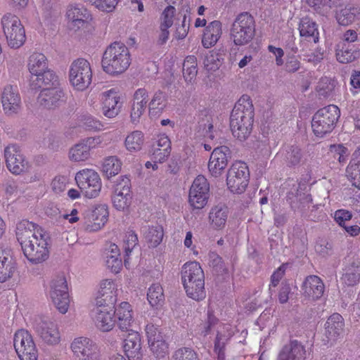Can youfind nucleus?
Segmentation results:
<instances>
[{
  "instance_id": "nucleus-33",
  "label": "nucleus",
  "mask_w": 360,
  "mask_h": 360,
  "mask_svg": "<svg viewBox=\"0 0 360 360\" xmlns=\"http://www.w3.org/2000/svg\"><path fill=\"white\" fill-rule=\"evenodd\" d=\"M229 214L227 207L217 205L213 207L209 214L211 226L215 229H222L226 222Z\"/></svg>"
},
{
  "instance_id": "nucleus-43",
  "label": "nucleus",
  "mask_w": 360,
  "mask_h": 360,
  "mask_svg": "<svg viewBox=\"0 0 360 360\" xmlns=\"http://www.w3.org/2000/svg\"><path fill=\"white\" fill-rule=\"evenodd\" d=\"M144 142L143 134L140 131H134L125 139V146L130 152L139 151Z\"/></svg>"
},
{
  "instance_id": "nucleus-48",
  "label": "nucleus",
  "mask_w": 360,
  "mask_h": 360,
  "mask_svg": "<svg viewBox=\"0 0 360 360\" xmlns=\"http://www.w3.org/2000/svg\"><path fill=\"white\" fill-rule=\"evenodd\" d=\"M90 151L82 142L75 145L69 152V156L71 160L75 162L84 161L90 156Z\"/></svg>"
},
{
  "instance_id": "nucleus-52",
  "label": "nucleus",
  "mask_w": 360,
  "mask_h": 360,
  "mask_svg": "<svg viewBox=\"0 0 360 360\" xmlns=\"http://www.w3.org/2000/svg\"><path fill=\"white\" fill-rule=\"evenodd\" d=\"M153 354L158 359L165 357L168 352V347L162 337L156 339L154 342H148Z\"/></svg>"
},
{
  "instance_id": "nucleus-32",
  "label": "nucleus",
  "mask_w": 360,
  "mask_h": 360,
  "mask_svg": "<svg viewBox=\"0 0 360 360\" xmlns=\"http://www.w3.org/2000/svg\"><path fill=\"white\" fill-rule=\"evenodd\" d=\"M152 151L153 160L158 162H164L171 153L169 139L165 135L160 136L155 143L153 145Z\"/></svg>"
},
{
  "instance_id": "nucleus-18",
  "label": "nucleus",
  "mask_w": 360,
  "mask_h": 360,
  "mask_svg": "<svg viewBox=\"0 0 360 360\" xmlns=\"http://www.w3.org/2000/svg\"><path fill=\"white\" fill-rule=\"evenodd\" d=\"M3 30L11 49H19L25 44L26 34L22 24H4Z\"/></svg>"
},
{
  "instance_id": "nucleus-20",
  "label": "nucleus",
  "mask_w": 360,
  "mask_h": 360,
  "mask_svg": "<svg viewBox=\"0 0 360 360\" xmlns=\"http://www.w3.org/2000/svg\"><path fill=\"white\" fill-rule=\"evenodd\" d=\"M324 289L323 282L315 275L306 277L302 285L304 296L312 300L321 298L323 295Z\"/></svg>"
},
{
  "instance_id": "nucleus-64",
  "label": "nucleus",
  "mask_w": 360,
  "mask_h": 360,
  "mask_svg": "<svg viewBox=\"0 0 360 360\" xmlns=\"http://www.w3.org/2000/svg\"><path fill=\"white\" fill-rule=\"evenodd\" d=\"M352 217V214L347 210H339L335 212L334 218L336 222L341 226L347 224L346 222L349 221Z\"/></svg>"
},
{
  "instance_id": "nucleus-35",
  "label": "nucleus",
  "mask_w": 360,
  "mask_h": 360,
  "mask_svg": "<svg viewBox=\"0 0 360 360\" xmlns=\"http://www.w3.org/2000/svg\"><path fill=\"white\" fill-rule=\"evenodd\" d=\"M226 53V50L224 47L210 51L204 60L206 68L212 71L219 69L224 60Z\"/></svg>"
},
{
  "instance_id": "nucleus-1",
  "label": "nucleus",
  "mask_w": 360,
  "mask_h": 360,
  "mask_svg": "<svg viewBox=\"0 0 360 360\" xmlns=\"http://www.w3.org/2000/svg\"><path fill=\"white\" fill-rule=\"evenodd\" d=\"M16 237L23 253L32 264H39L49 258L47 238L37 224L22 220L17 224Z\"/></svg>"
},
{
  "instance_id": "nucleus-61",
  "label": "nucleus",
  "mask_w": 360,
  "mask_h": 360,
  "mask_svg": "<svg viewBox=\"0 0 360 360\" xmlns=\"http://www.w3.org/2000/svg\"><path fill=\"white\" fill-rule=\"evenodd\" d=\"M148 102V92L144 88L138 89L134 94L133 103L146 108Z\"/></svg>"
},
{
  "instance_id": "nucleus-31",
  "label": "nucleus",
  "mask_w": 360,
  "mask_h": 360,
  "mask_svg": "<svg viewBox=\"0 0 360 360\" xmlns=\"http://www.w3.org/2000/svg\"><path fill=\"white\" fill-rule=\"evenodd\" d=\"M112 313L116 315L120 329L129 330L133 321L131 305L127 302H123L115 309H113Z\"/></svg>"
},
{
  "instance_id": "nucleus-63",
  "label": "nucleus",
  "mask_w": 360,
  "mask_h": 360,
  "mask_svg": "<svg viewBox=\"0 0 360 360\" xmlns=\"http://www.w3.org/2000/svg\"><path fill=\"white\" fill-rule=\"evenodd\" d=\"M315 250L320 255L326 257L332 254L333 245L330 242L322 240L316 243Z\"/></svg>"
},
{
  "instance_id": "nucleus-15",
  "label": "nucleus",
  "mask_w": 360,
  "mask_h": 360,
  "mask_svg": "<svg viewBox=\"0 0 360 360\" xmlns=\"http://www.w3.org/2000/svg\"><path fill=\"white\" fill-rule=\"evenodd\" d=\"M231 158V150L225 146L215 148L210 158L208 169L214 177L220 176L228 165Z\"/></svg>"
},
{
  "instance_id": "nucleus-9",
  "label": "nucleus",
  "mask_w": 360,
  "mask_h": 360,
  "mask_svg": "<svg viewBox=\"0 0 360 360\" xmlns=\"http://www.w3.org/2000/svg\"><path fill=\"white\" fill-rule=\"evenodd\" d=\"M76 182L86 198L98 196L101 189V181L97 172L93 169H83L76 174Z\"/></svg>"
},
{
  "instance_id": "nucleus-27",
  "label": "nucleus",
  "mask_w": 360,
  "mask_h": 360,
  "mask_svg": "<svg viewBox=\"0 0 360 360\" xmlns=\"http://www.w3.org/2000/svg\"><path fill=\"white\" fill-rule=\"evenodd\" d=\"M335 56L339 63L347 64L359 58L360 52L354 45L340 41L336 45Z\"/></svg>"
},
{
  "instance_id": "nucleus-10",
  "label": "nucleus",
  "mask_w": 360,
  "mask_h": 360,
  "mask_svg": "<svg viewBox=\"0 0 360 360\" xmlns=\"http://www.w3.org/2000/svg\"><path fill=\"white\" fill-rule=\"evenodd\" d=\"M286 198L291 208L302 214H306L311 207V211H314L321 205L319 203L314 204L311 194L304 192L300 184L294 185L291 191L288 193Z\"/></svg>"
},
{
  "instance_id": "nucleus-11",
  "label": "nucleus",
  "mask_w": 360,
  "mask_h": 360,
  "mask_svg": "<svg viewBox=\"0 0 360 360\" xmlns=\"http://www.w3.org/2000/svg\"><path fill=\"white\" fill-rule=\"evenodd\" d=\"M70 349L79 360H101L98 345L89 338H75L70 344Z\"/></svg>"
},
{
  "instance_id": "nucleus-29",
  "label": "nucleus",
  "mask_w": 360,
  "mask_h": 360,
  "mask_svg": "<svg viewBox=\"0 0 360 360\" xmlns=\"http://www.w3.org/2000/svg\"><path fill=\"white\" fill-rule=\"evenodd\" d=\"M108 210L105 205L96 207L91 213L89 221L86 222L85 229L89 231L99 230L108 221Z\"/></svg>"
},
{
  "instance_id": "nucleus-54",
  "label": "nucleus",
  "mask_w": 360,
  "mask_h": 360,
  "mask_svg": "<svg viewBox=\"0 0 360 360\" xmlns=\"http://www.w3.org/2000/svg\"><path fill=\"white\" fill-rule=\"evenodd\" d=\"M172 360H198L197 354L189 347L177 349L172 356Z\"/></svg>"
},
{
  "instance_id": "nucleus-26",
  "label": "nucleus",
  "mask_w": 360,
  "mask_h": 360,
  "mask_svg": "<svg viewBox=\"0 0 360 360\" xmlns=\"http://www.w3.org/2000/svg\"><path fill=\"white\" fill-rule=\"evenodd\" d=\"M306 350L297 340H292L281 350L278 360H305Z\"/></svg>"
},
{
  "instance_id": "nucleus-39",
  "label": "nucleus",
  "mask_w": 360,
  "mask_h": 360,
  "mask_svg": "<svg viewBox=\"0 0 360 360\" xmlns=\"http://www.w3.org/2000/svg\"><path fill=\"white\" fill-rule=\"evenodd\" d=\"M342 0H307L309 5L323 16H327L333 7L341 5Z\"/></svg>"
},
{
  "instance_id": "nucleus-38",
  "label": "nucleus",
  "mask_w": 360,
  "mask_h": 360,
  "mask_svg": "<svg viewBox=\"0 0 360 360\" xmlns=\"http://www.w3.org/2000/svg\"><path fill=\"white\" fill-rule=\"evenodd\" d=\"M344 271L341 280L346 285L354 286L359 282L360 265L359 263L352 262L345 267Z\"/></svg>"
},
{
  "instance_id": "nucleus-51",
  "label": "nucleus",
  "mask_w": 360,
  "mask_h": 360,
  "mask_svg": "<svg viewBox=\"0 0 360 360\" xmlns=\"http://www.w3.org/2000/svg\"><path fill=\"white\" fill-rule=\"evenodd\" d=\"M299 30L301 37L307 40H313L314 43L319 41V34L316 24H300Z\"/></svg>"
},
{
  "instance_id": "nucleus-37",
  "label": "nucleus",
  "mask_w": 360,
  "mask_h": 360,
  "mask_svg": "<svg viewBox=\"0 0 360 360\" xmlns=\"http://www.w3.org/2000/svg\"><path fill=\"white\" fill-rule=\"evenodd\" d=\"M167 105V98L165 94L158 90L156 91L151 101L148 103L149 115L156 117L162 112Z\"/></svg>"
},
{
  "instance_id": "nucleus-40",
  "label": "nucleus",
  "mask_w": 360,
  "mask_h": 360,
  "mask_svg": "<svg viewBox=\"0 0 360 360\" xmlns=\"http://www.w3.org/2000/svg\"><path fill=\"white\" fill-rule=\"evenodd\" d=\"M303 159V153L300 148L297 146H290L285 150L283 161L286 166L295 167L298 166Z\"/></svg>"
},
{
  "instance_id": "nucleus-53",
  "label": "nucleus",
  "mask_w": 360,
  "mask_h": 360,
  "mask_svg": "<svg viewBox=\"0 0 360 360\" xmlns=\"http://www.w3.org/2000/svg\"><path fill=\"white\" fill-rule=\"evenodd\" d=\"M335 87V81L328 77H323L319 82L316 91L320 96L328 97L334 91Z\"/></svg>"
},
{
  "instance_id": "nucleus-25",
  "label": "nucleus",
  "mask_w": 360,
  "mask_h": 360,
  "mask_svg": "<svg viewBox=\"0 0 360 360\" xmlns=\"http://www.w3.org/2000/svg\"><path fill=\"white\" fill-rule=\"evenodd\" d=\"M344 319L338 313L328 317L325 323L326 335L328 341H335L344 333Z\"/></svg>"
},
{
  "instance_id": "nucleus-56",
  "label": "nucleus",
  "mask_w": 360,
  "mask_h": 360,
  "mask_svg": "<svg viewBox=\"0 0 360 360\" xmlns=\"http://www.w3.org/2000/svg\"><path fill=\"white\" fill-rule=\"evenodd\" d=\"M20 360H37L38 352L35 344L27 345V347L22 349L20 346V352H17Z\"/></svg>"
},
{
  "instance_id": "nucleus-21",
  "label": "nucleus",
  "mask_w": 360,
  "mask_h": 360,
  "mask_svg": "<svg viewBox=\"0 0 360 360\" xmlns=\"http://www.w3.org/2000/svg\"><path fill=\"white\" fill-rule=\"evenodd\" d=\"M58 76L49 68L46 69L45 71H42L40 74L31 76L30 79V86L32 89L34 90L39 89H44V88L46 87L58 86Z\"/></svg>"
},
{
  "instance_id": "nucleus-3",
  "label": "nucleus",
  "mask_w": 360,
  "mask_h": 360,
  "mask_svg": "<svg viewBox=\"0 0 360 360\" xmlns=\"http://www.w3.org/2000/svg\"><path fill=\"white\" fill-rule=\"evenodd\" d=\"M131 61V54L127 46L123 43L115 41L104 51L101 66L105 73L117 76L128 69Z\"/></svg>"
},
{
  "instance_id": "nucleus-46",
  "label": "nucleus",
  "mask_w": 360,
  "mask_h": 360,
  "mask_svg": "<svg viewBox=\"0 0 360 360\" xmlns=\"http://www.w3.org/2000/svg\"><path fill=\"white\" fill-rule=\"evenodd\" d=\"M338 22H352L360 20V11L355 7H345L336 13Z\"/></svg>"
},
{
  "instance_id": "nucleus-19",
  "label": "nucleus",
  "mask_w": 360,
  "mask_h": 360,
  "mask_svg": "<svg viewBox=\"0 0 360 360\" xmlns=\"http://www.w3.org/2000/svg\"><path fill=\"white\" fill-rule=\"evenodd\" d=\"M63 96V91L58 86L46 87L41 90L37 102L43 108L52 109L58 105Z\"/></svg>"
},
{
  "instance_id": "nucleus-45",
  "label": "nucleus",
  "mask_w": 360,
  "mask_h": 360,
  "mask_svg": "<svg viewBox=\"0 0 360 360\" xmlns=\"http://www.w3.org/2000/svg\"><path fill=\"white\" fill-rule=\"evenodd\" d=\"M122 162L115 156H110L105 159L103 164V172L109 179L117 174L121 170Z\"/></svg>"
},
{
  "instance_id": "nucleus-62",
  "label": "nucleus",
  "mask_w": 360,
  "mask_h": 360,
  "mask_svg": "<svg viewBox=\"0 0 360 360\" xmlns=\"http://www.w3.org/2000/svg\"><path fill=\"white\" fill-rule=\"evenodd\" d=\"M210 265L212 266L217 272H224L226 271V267L222 258L215 252L209 254Z\"/></svg>"
},
{
  "instance_id": "nucleus-2",
  "label": "nucleus",
  "mask_w": 360,
  "mask_h": 360,
  "mask_svg": "<svg viewBox=\"0 0 360 360\" xmlns=\"http://www.w3.org/2000/svg\"><path fill=\"white\" fill-rule=\"evenodd\" d=\"M254 121V107L248 95H243L236 103L230 116V128L234 137L246 140L250 135Z\"/></svg>"
},
{
  "instance_id": "nucleus-44",
  "label": "nucleus",
  "mask_w": 360,
  "mask_h": 360,
  "mask_svg": "<svg viewBox=\"0 0 360 360\" xmlns=\"http://www.w3.org/2000/svg\"><path fill=\"white\" fill-rule=\"evenodd\" d=\"M163 235V229L159 225L150 226L144 232L147 243L153 248L158 246L161 243Z\"/></svg>"
},
{
  "instance_id": "nucleus-36",
  "label": "nucleus",
  "mask_w": 360,
  "mask_h": 360,
  "mask_svg": "<svg viewBox=\"0 0 360 360\" xmlns=\"http://www.w3.org/2000/svg\"><path fill=\"white\" fill-rule=\"evenodd\" d=\"M221 34V24H208L203 32L202 39V44L203 46L208 49L214 46L218 41Z\"/></svg>"
},
{
  "instance_id": "nucleus-4",
  "label": "nucleus",
  "mask_w": 360,
  "mask_h": 360,
  "mask_svg": "<svg viewBox=\"0 0 360 360\" xmlns=\"http://www.w3.org/2000/svg\"><path fill=\"white\" fill-rule=\"evenodd\" d=\"M181 274V281L187 296L196 301L205 299V275L200 264L196 262L186 263Z\"/></svg>"
},
{
  "instance_id": "nucleus-60",
  "label": "nucleus",
  "mask_w": 360,
  "mask_h": 360,
  "mask_svg": "<svg viewBox=\"0 0 360 360\" xmlns=\"http://www.w3.org/2000/svg\"><path fill=\"white\" fill-rule=\"evenodd\" d=\"M141 345V338L137 332L132 331L129 333L124 339V350L133 349V347H139Z\"/></svg>"
},
{
  "instance_id": "nucleus-57",
  "label": "nucleus",
  "mask_w": 360,
  "mask_h": 360,
  "mask_svg": "<svg viewBox=\"0 0 360 360\" xmlns=\"http://www.w3.org/2000/svg\"><path fill=\"white\" fill-rule=\"evenodd\" d=\"M41 4L43 10V20H55V18L58 14V13L57 12V11L53 8V0H41Z\"/></svg>"
},
{
  "instance_id": "nucleus-5",
  "label": "nucleus",
  "mask_w": 360,
  "mask_h": 360,
  "mask_svg": "<svg viewBox=\"0 0 360 360\" xmlns=\"http://www.w3.org/2000/svg\"><path fill=\"white\" fill-rule=\"evenodd\" d=\"M340 117V110L337 105H328L317 110L312 117L311 129L314 134L323 138L335 128Z\"/></svg>"
},
{
  "instance_id": "nucleus-47",
  "label": "nucleus",
  "mask_w": 360,
  "mask_h": 360,
  "mask_svg": "<svg viewBox=\"0 0 360 360\" xmlns=\"http://www.w3.org/2000/svg\"><path fill=\"white\" fill-rule=\"evenodd\" d=\"M13 345L16 352H20V346L22 349H25L27 345H33L34 342L33 341L32 335L25 330H18L14 335Z\"/></svg>"
},
{
  "instance_id": "nucleus-13",
  "label": "nucleus",
  "mask_w": 360,
  "mask_h": 360,
  "mask_svg": "<svg viewBox=\"0 0 360 360\" xmlns=\"http://www.w3.org/2000/svg\"><path fill=\"white\" fill-rule=\"evenodd\" d=\"M4 157L8 170L15 174H20L27 167V162L16 144H11L4 149Z\"/></svg>"
},
{
  "instance_id": "nucleus-28",
  "label": "nucleus",
  "mask_w": 360,
  "mask_h": 360,
  "mask_svg": "<svg viewBox=\"0 0 360 360\" xmlns=\"http://www.w3.org/2000/svg\"><path fill=\"white\" fill-rule=\"evenodd\" d=\"M113 309L96 308L94 321L98 329L103 332L111 330L115 324Z\"/></svg>"
},
{
  "instance_id": "nucleus-6",
  "label": "nucleus",
  "mask_w": 360,
  "mask_h": 360,
  "mask_svg": "<svg viewBox=\"0 0 360 360\" xmlns=\"http://www.w3.org/2000/svg\"><path fill=\"white\" fill-rule=\"evenodd\" d=\"M70 81L77 90L86 89L91 82L92 71L90 63L84 58L74 60L70 68Z\"/></svg>"
},
{
  "instance_id": "nucleus-59",
  "label": "nucleus",
  "mask_w": 360,
  "mask_h": 360,
  "mask_svg": "<svg viewBox=\"0 0 360 360\" xmlns=\"http://www.w3.org/2000/svg\"><path fill=\"white\" fill-rule=\"evenodd\" d=\"M106 265L113 273H119L122 266V259L106 253Z\"/></svg>"
},
{
  "instance_id": "nucleus-17",
  "label": "nucleus",
  "mask_w": 360,
  "mask_h": 360,
  "mask_svg": "<svg viewBox=\"0 0 360 360\" xmlns=\"http://www.w3.org/2000/svg\"><path fill=\"white\" fill-rule=\"evenodd\" d=\"M4 110L8 115L15 114L20 108L21 99L16 86L7 85L1 94Z\"/></svg>"
},
{
  "instance_id": "nucleus-8",
  "label": "nucleus",
  "mask_w": 360,
  "mask_h": 360,
  "mask_svg": "<svg viewBox=\"0 0 360 360\" xmlns=\"http://www.w3.org/2000/svg\"><path fill=\"white\" fill-rule=\"evenodd\" d=\"M49 294L57 309L61 314H65L69 308L70 299L66 278L63 275L57 276L51 281Z\"/></svg>"
},
{
  "instance_id": "nucleus-7",
  "label": "nucleus",
  "mask_w": 360,
  "mask_h": 360,
  "mask_svg": "<svg viewBox=\"0 0 360 360\" xmlns=\"http://www.w3.org/2000/svg\"><path fill=\"white\" fill-rule=\"evenodd\" d=\"M249 182V170L245 162L233 163L227 173L226 184L233 193H241L245 191Z\"/></svg>"
},
{
  "instance_id": "nucleus-42",
  "label": "nucleus",
  "mask_w": 360,
  "mask_h": 360,
  "mask_svg": "<svg viewBox=\"0 0 360 360\" xmlns=\"http://www.w3.org/2000/svg\"><path fill=\"white\" fill-rule=\"evenodd\" d=\"M148 300L153 307L162 306L164 303L165 296L163 289L159 283L153 284L148 289Z\"/></svg>"
},
{
  "instance_id": "nucleus-23",
  "label": "nucleus",
  "mask_w": 360,
  "mask_h": 360,
  "mask_svg": "<svg viewBox=\"0 0 360 360\" xmlns=\"http://www.w3.org/2000/svg\"><path fill=\"white\" fill-rule=\"evenodd\" d=\"M255 28L254 24H233L231 34L236 45H244L254 37Z\"/></svg>"
},
{
  "instance_id": "nucleus-24",
  "label": "nucleus",
  "mask_w": 360,
  "mask_h": 360,
  "mask_svg": "<svg viewBox=\"0 0 360 360\" xmlns=\"http://www.w3.org/2000/svg\"><path fill=\"white\" fill-rule=\"evenodd\" d=\"M16 269V263L11 250L0 249V282L11 278Z\"/></svg>"
},
{
  "instance_id": "nucleus-49",
  "label": "nucleus",
  "mask_w": 360,
  "mask_h": 360,
  "mask_svg": "<svg viewBox=\"0 0 360 360\" xmlns=\"http://www.w3.org/2000/svg\"><path fill=\"white\" fill-rule=\"evenodd\" d=\"M116 301V292L98 293V296L96 300V308H108V309H113Z\"/></svg>"
},
{
  "instance_id": "nucleus-14",
  "label": "nucleus",
  "mask_w": 360,
  "mask_h": 360,
  "mask_svg": "<svg viewBox=\"0 0 360 360\" xmlns=\"http://www.w3.org/2000/svg\"><path fill=\"white\" fill-rule=\"evenodd\" d=\"M112 202L113 206L120 211H124L129 207L131 202V181L128 177L124 176L117 182Z\"/></svg>"
},
{
  "instance_id": "nucleus-30",
  "label": "nucleus",
  "mask_w": 360,
  "mask_h": 360,
  "mask_svg": "<svg viewBox=\"0 0 360 360\" xmlns=\"http://www.w3.org/2000/svg\"><path fill=\"white\" fill-rule=\"evenodd\" d=\"M66 20L70 22H89L92 20L90 12L79 4H70L67 6Z\"/></svg>"
},
{
  "instance_id": "nucleus-50",
  "label": "nucleus",
  "mask_w": 360,
  "mask_h": 360,
  "mask_svg": "<svg viewBox=\"0 0 360 360\" xmlns=\"http://www.w3.org/2000/svg\"><path fill=\"white\" fill-rule=\"evenodd\" d=\"M138 244V237L133 231H129L126 233L124 239V265L127 266L129 264V257L132 250Z\"/></svg>"
},
{
  "instance_id": "nucleus-41",
  "label": "nucleus",
  "mask_w": 360,
  "mask_h": 360,
  "mask_svg": "<svg viewBox=\"0 0 360 360\" xmlns=\"http://www.w3.org/2000/svg\"><path fill=\"white\" fill-rule=\"evenodd\" d=\"M197 58L194 56H188L183 64V76L186 82H192L198 74Z\"/></svg>"
},
{
  "instance_id": "nucleus-16",
  "label": "nucleus",
  "mask_w": 360,
  "mask_h": 360,
  "mask_svg": "<svg viewBox=\"0 0 360 360\" xmlns=\"http://www.w3.org/2000/svg\"><path fill=\"white\" fill-rule=\"evenodd\" d=\"M101 96L103 114L108 118L115 117L120 112L122 107L118 92L112 89L102 93Z\"/></svg>"
},
{
  "instance_id": "nucleus-55",
  "label": "nucleus",
  "mask_w": 360,
  "mask_h": 360,
  "mask_svg": "<svg viewBox=\"0 0 360 360\" xmlns=\"http://www.w3.org/2000/svg\"><path fill=\"white\" fill-rule=\"evenodd\" d=\"M347 149L341 144L330 145L329 149V154L334 158L338 160L340 163L345 162L347 157Z\"/></svg>"
},
{
  "instance_id": "nucleus-12",
  "label": "nucleus",
  "mask_w": 360,
  "mask_h": 360,
  "mask_svg": "<svg viewBox=\"0 0 360 360\" xmlns=\"http://www.w3.org/2000/svg\"><path fill=\"white\" fill-rule=\"evenodd\" d=\"M210 186L207 179L202 175L193 181L189 191V202L195 209H202L207 203Z\"/></svg>"
},
{
  "instance_id": "nucleus-58",
  "label": "nucleus",
  "mask_w": 360,
  "mask_h": 360,
  "mask_svg": "<svg viewBox=\"0 0 360 360\" xmlns=\"http://www.w3.org/2000/svg\"><path fill=\"white\" fill-rule=\"evenodd\" d=\"M120 0H94L92 4L98 10L110 12L113 11Z\"/></svg>"
},
{
  "instance_id": "nucleus-22",
  "label": "nucleus",
  "mask_w": 360,
  "mask_h": 360,
  "mask_svg": "<svg viewBox=\"0 0 360 360\" xmlns=\"http://www.w3.org/2000/svg\"><path fill=\"white\" fill-rule=\"evenodd\" d=\"M36 330L40 338L49 345H57L60 340L58 328L52 321H42L38 324Z\"/></svg>"
},
{
  "instance_id": "nucleus-34",
  "label": "nucleus",
  "mask_w": 360,
  "mask_h": 360,
  "mask_svg": "<svg viewBox=\"0 0 360 360\" xmlns=\"http://www.w3.org/2000/svg\"><path fill=\"white\" fill-rule=\"evenodd\" d=\"M27 68L31 76L40 74L49 68L46 57L41 53H32L28 58Z\"/></svg>"
}]
</instances>
